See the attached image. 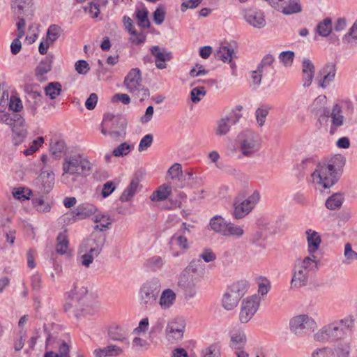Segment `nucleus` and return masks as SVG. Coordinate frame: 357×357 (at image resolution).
Listing matches in <instances>:
<instances>
[{"mask_svg": "<svg viewBox=\"0 0 357 357\" xmlns=\"http://www.w3.org/2000/svg\"><path fill=\"white\" fill-rule=\"evenodd\" d=\"M108 335L111 340L114 341L125 342L127 340V330L120 326L114 325L109 327Z\"/></svg>", "mask_w": 357, "mask_h": 357, "instance_id": "nucleus-31", "label": "nucleus"}, {"mask_svg": "<svg viewBox=\"0 0 357 357\" xmlns=\"http://www.w3.org/2000/svg\"><path fill=\"white\" fill-rule=\"evenodd\" d=\"M22 103L19 98L11 96L9 101V109L14 112H20L22 109Z\"/></svg>", "mask_w": 357, "mask_h": 357, "instance_id": "nucleus-61", "label": "nucleus"}, {"mask_svg": "<svg viewBox=\"0 0 357 357\" xmlns=\"http://www.w3.org/2000/svg\"><path fill=\"white\" fill-rule=\"evenodd\" d=\"M261 142L255 132L251 130L243 131L238 137V150L246 158L254 157L259 151Z\"/></svg>", "mask_w": 357, "mask_h": 357, "instance_id": "nucleus-6", "label": "nucleus"}, {"mask_svg": "<svg viewBox=\"0 0 357 357\" xmlns=\"http://www.w3.org/2000/svg\"><path fill=\"white\" fill-rule=\"evenodd\" d=\"M196 262L195 261H191L190 265L184 270V271L180 275L178 279V286L182 289L185 287H190L195 286L196 279L194 278L192 273H194Z\"/></svg>", "mask_w": 357, "mask_h": 357, "instance_id": "nucleus-23", "label": "nucleus"}, {"mask_svg": "<svg viewBox=\"0 0 357 357\" xmlns=\"http://www.w3.org/2000/svg\"><path fill=\"white\" fill-rule=\"evenodd\" d=\"M319 121H325L326 123V129L331 135H333L344 123V116L342 115V107L338 104H335L332 109L331 112L325 111L324 115L319 117Z\"/></svg>", "mask_w": 357, "mask_h": 357, "instance_id": "nucleus-10", "label": "nucleus"}, {"mask_svg": "<svg viewBox=\"0 0 357 357\" xmlns=\"http://www.w3.org/2000/svg\"><path fill=\"white\" fill-rule=\"evenodd\" d=\"M176 294L175 291L171 289H165L163 290L159 298L158 304L161 309L168 310L171 308L175 303Z\"/></svg>", "mask_w": 357, "mask_h": 357, "instance_id": "nucleus-27", "label": "nucleus"}, {"mask_svg": "<svg viewBox=\"0 0 357 357\" xmlns=\"http://www.w3.org/2000/svg\"><path fill=\"white\" fill-rule=\"evenodd\" d=\"M123 353V349L116 346L110 344L103 348L95 349L93 354L96 357H113L118 356Z\"/></svg>", "mask_w": 357, "mask_h": 357, "instance_id": "nucleus-29", "label": "nucleus"}, {"mask_svg": "<svg viewBox=\"0 0 357 357\" xmlns=\"http://www.w3.org/2000/svg\"><path fill=\"white\" fill-rule=\"evenodd\" d=\"M106 240V236L103 233L93 231L90 236L82 242V245L98 249V252L102 251Z\"/></svg>", "mask_w": 357, "mask_h": 357, "instance_id": "nucleus-25", "label": "nucleus"}, {"mask_svg": "<svg viewBox=\"0 0 357 357\" xmlns=\"http://www.w3.org/2000/svg\"><path fill=\"white\" fill-rule=\"evenodd\" d=\"M268 112L269 108L266 107H261L256 110V119L259 126H262L264 124Z\"/></svg>", "mask_w": 357, "mask_h": 357, "instance_id": "nucleus-52", "label": "nucleus"}, {"mask_svg": "<svg viewBox=\"0 0 357 357\" xmlns=\"http://www.w3.org/2000/svg\"><path fill=\"white\" fill-rule=\"evenodd\" d=\"M317 31L321 36L327 37L332 31V20L327 17L320 22L317 26Z\"/></svg>", "mask_w": 357, "mask_h": 357, "instance_id": "nucleus-41", "label": "nucleus"}, {"mask_svg": "<svg viewBox=\"0 0 357 357\" xmlns=\"http://www.w3.org/2000/svg\"><path fill=\"white\" fill-rule=\"evenodd\" d=\"M16 122L12 127L13 141L15 145L20 144L27 135L24 119L19 114H15Z\"/></svg>", "mask_w": 357, "mask_h": 357, "instance_id": "nucleus-18", "label": "nucleus"}, {"mask_svg": "<svg viewBox=\"0 0 357 357\" xmlns=\"http://www.w3.org/2000/svg\"><path fill=\"white\" fill-rule=\"evenodd\" d=\"M308 246V252L312 257L314 253L319 249L321 243V239L319 234L312 229H308L305 231Z\"/></svg>", "mask_w": 357, "mask_h": 357, "instance_id": "nucleus-28", "label": "nucleus"}, {"mask_svg": "<svg viewBox=\"0 0 357 357\" xmlns=\"http://www.w3.org/2000/svg\"><path fill=\"white\" fill-rule=\"evenodd\" d=\"M318 270V261L314 255L298 258L295 261L291 287L298 289L307 285L310 272Z\"/></svg>", "mask_w": 357, "mask_h": 357, "instance_id": "nucleus-4", "label": "nucleus"}, {"mask_svg": "<svg viewBox=\"0 0 357 357\" xmlns=\"http://www.w3.org/2000/svg\"><path fill=\"white\" fill-rule=\"evenodd\" d=\"M351 342L346 339L335 342L331 347L333 357H351Z\"/></svg>", "mask_w": 357, "mask_h": 357, "instance_id": "nucleus-24", "label": "nucleus"}, {"mask_svg": "<svg viewBox=\"0 0 357 357\" xmlns=\"http://www.w3.org/2000/svg\"><path fill=\"white\" fill-rule=\"evenodd\" d=\"M260 195L258 191H255L248 199L242 202L234 204V216L236 219H241L248 215L255 206L258 203Z\"/></svg>", "mask_w": 357, "mask_h": 357, "instance_id": "nucleus-12", "label": "nucleus"}, {"mask_svg": "<svg viewBox=\"0 0 357 357\" xmlns=\"http://www.w3.org/2000/svg\"><path fill=\"white\" fill-rule=\"evenodd\" d=\"M199 257L205 262H211L216 259V255L211 249H205L200 255Z\"/></svg>", "mask_w": 357, "mask_h": 357, "instance_id": "nucleus-63", "label": "nucleus"}, {"mask_svg": "<svg viewBox=\"0 0 357 357\" xmlns=\"http://www.w3.org/2000/svg\"><path fill=\"white\" fill-rule=\"evenodd\" d=\"M115 124L118 126V130H112L109 132V135L114 140L123 137L126 135V121L121 119H116Z\"/></svg>", "mask_w": 357, "mask_h": 357, "instance_id": "nucleus-42", "label": "nucleus"}, {"mask_svg": "<svg viewBox=\"0 0 357 357\" xmlns=\"http://www.w3.org/2000/svg\"><path fill=\"white\" fill-rule=\"evenodd\" d=\"M241 115L237 113H231L229 115L221 118L217 122V126L215 130V135L222 136L227 135L231 125L236 123L241 119Z\"/></svg>", "mask_w": 357, "mask_h": 357, "instance_id": "nucleus-15", "label": "nucleus"}, {"mask_svg": "<svg viewBox=\"0 0 357 357\" xmlns=\"http://www.w3.org/2000/svg\"><path fill=\"white\" fill-rule=\"evenodd\" d=\"M335 72V66L333 63H328L323 67L317 77L319 86L324 89L328 86L334 80Z\"/></svg>", "mask_w": 357, "mask_h": 357, "instance_id": "nucleus-19", "label": "nucleus"}, {"mask_svg": "<svg viewBox=\"0 0 357 357\" xmlns=\"http://www.w3.org/2000/svg\"><path fill=\"white\" fill-rule=\"evenodd\" d=\"M165 8L160 5L153 13V20L156 24H161L165 20Z\"/></svg>", "mask_w": 357, "mask_h": 357, "instance_id": "nucleus-56", "label": "nucleus"}, {"mask_svg": "<svg viewBox=\"0 0 357 357\" xmlns=\"http://www.w3.org/2000/svg\"><path fill=\"white\" fill-rule=\"evenodd\" d=\"M162 264V259L160 257H153L147 260L148 266L154 271L160 268Z\"/></svg>", "mask_w": 357, "mask_h": 357, "instance_id": "nucleus-62", "label": "nucleus"}, {"mask_svg": "<svg viewBox=\"0 0 357 357\" xmlns=\"http://www.w3.org/2000/svg\"><path fill=\"white\" fill-rule=\"evenodd\" d=\"M231 342L233 347L240 349L246 342L245 332L239 328H234L230 332Z\"/></svg>", "mask_w": 357, "mask_h": 357, "instance_id": "nucleus-34", "label": "nucleus"}, {"mask_svg": "<svg viewBox=\"0 0 357 357\" xmlns=\"http://www.w3.org/2000/svg\"><path fill=\"white\" fill-rule=\"evenodd\" d=\"M234 54L233 49H230L226 46L220 47L215 53V58L223 62H231L232 56Z\"/></svg>", "mask_w": 357, "mask_h": 357, "instance_id": "nucleus-37", "label": "nucleus"}, {"mask_svg": "<svg viewBox=\"0 0 357 357\" xmlns=\"http://www.w3.org/2000/svg\"><path fill=\"white\" fill-rule=\"evenodd\" d=\"M228 221L220 215H215L209 222V226L213 231L223 236L227 229Z\"/></svg>", "mask_w": 357, "mask_h": 357, "instance_id": "nucleus-30", "label": "nucleus"}, {"mask_svg": "<svg viewBox=\"0 0 357 357\" xmlns=\"http://www.w3.org/2000/svg\"><path fill=\"white\" fill-rule=\"evenodd\" d=\"M31 194V191L29 190L27 194L24 193V188H14L13 190V195L15 198L20 200L29 199V196Z\"/></svg>", "mask_w": 357, "mask_h": 357, "instance_id": "nucleus-59", "label": "nucleus"}, {"mask_svg": "<svg viewBox=\"0 0 357 357\" xmlns=\"http://www.w3.org/2000/svg\"><path fill=\"white\" fill-rule=\"evenodd\" d=\"M275 59L273 55L268 54L264 56L261 63L258 66V71L259 73H263V68L266 66H270L272 65Z\"/></svg>", "mask_w": 357, "mask_h": 357, "instance_id": "nucleus-60", "label": "nucleus"}, {"mask_svg": "<svg viewBox=\"0 0 357 357\" xmlns=\"http://www.w3.org/2000/svg\"><path fill=\"white\" fill-rule=\"evenodd\" d=\"M66 150V145L63 140L57 139L50 144V151L51 153L58 159L61 158V153Z\"/></svg>", "mask_w": 357, "mask_h": 357, "instance_id": "nucleus-38", "label": "nucleus"}, {"mask_svg": "<svg viewBox=\"0 0 357 357\" xmlns=\"http://www.w3.org/2000/svg\"><path fill=\"white\" fill-rule=\"evenodd\" d=\"M32 5V0H11V8L19 16L28 11Z\"/></svg>", "mask_w": 357, "mask_h": 357, "instance_id": "nucleus-33", "label": "nucleus"}, {"mask_svg": "<svg viewBox=\"0 0 357 357\" xmlns=\"http://www.w3.org/2000/svg\"><path fill=\"white\" fill-rule=\"evenodd\" d=\"M139 187V180L137 178H134L131 180L129 185L124 190L123 193L119 197L121 202H126L132 199L136 194Z\"/></svg>", "mask_w": 357, "mask_h": 357, "instance_id": "nucleus-32", "label": "nucleus"}, {"mask_svg": "<svg viewBox=\"0 0 357 357\" xmlns=\"http://www.w3.org/2000/svg\"><path fill=\"white\" fill-rule=\"evenodd\" d=\"M167 175L172 179H180L183 175V169L181 165L179 163H174L167 171Z\"/></svg>", "mask_w": 357, "mask_h": 357, "instance_id": "nucleus-48", "label": "nucleus"}, {"mask_svg": "<svg viewBox=\"0 0 357 357\" xmlns=\"http://www.w3.org/2000/svg\"><path fill=\"white\" fill-rule=\"evenodd\" d=\"M244 234V230L241 226L236 225L234 223L228 222L227 229L223 236L225 237H237L240 238Z\"/></svg>", "mask_w": 357, "mask_h": 357, "instance_id": "nucleus-39", "label": "nucleus"}, {"mask_svg": "<svg viewBox=\"0 0 357 357\" xmlns=\"http://www.w3.org/2000/svg\"><path fill=\"white\" fill-rule=\"evenodd\" d=\"M63 309L69 316L79 320L95 314L99 310V303L89 294L87 287L77 284L68 294Z\"/></svg>", "mask_w": 357, "mask_h": 357, "instance_id": "nucleus-1", "label": "nucleus"}, {"mask_svg": "<svg viewBox=\"0 0 357 357\" xmlns=\"http://www.w3.org/2000/svg\"><path fill=\"white\" fill-rule=\"evenodd\" d=\"M136 17L138 20V25L142 28H149L150 26V22L148 18V11L146 8L137 10Z\"/></svg>", "mask_w": 357, "mask_h": 357, "instance_id": "nucleus-46", "label": "nucleus"}, {"mask_svg": "<svg viewBox=\"0 0 357 357\" xmlns=\"http://www.w3.org/2000/svg\"><path fill=\"white\" fill-rule=\"evenodd\" d=\"M44 143L43 137H38L32 142L31 145L23 151L25 155H31L35 153Z\"/></svg>", "mask_w": 357, "mask_h": 357, "instance_id": "nucleus-50", "label": "nucleus"}, {"mask_svg": "<svg viewBox=\"0 0 357 357\" xmlns=\"http://www.w3.org/2000/svg\"><path fill=\"white\" fill-rule=\"evenodd\" d=\"M316 328L315 320L307 314L296 315L289 320V329L292 333L297 335L314 331Z\"/></svg>", "mask_w": 357, "mask_h": 357, "instance_id": "nucleus-9", "label": "nucleus"}, {"mask_svg": "<svg viewBox=\"0 0 357 357\" xmlns=\"http://www.w3.org/2000/svg\"><path fill=\"white\" fill-rule=\"evenodd\" d=\"M36 185L41 193H49L54 185V174L53 172L42 171L36 180Z\"/></svg>", "mask_w": 357, "mask_h": 357, "instance_id": "nucleus-17", "label": "nucleus"}, {"mask_svg": "<svg viewBox=\"0 0 357 357\" xmlns=\"http://www.w3.org/2000/svg\"><path fill=\"white\" fill-rule=\"evenodd\" d=\"M62 31L63 30L61 26L56 24H52L47 29L46 39L49 43L53 44V43L60 37Z\"/></svg>", "mask_w": 357, "mask_h": 357, "instance_id": "nucleus-45", "label": "nucleus"}, {"mask_svg": "<svg viewBox=\"0 0 357 357\" xmlns=\"http://www.w3.org/2000/svg\"><path fill=\"white\" fill-rule=\"evenodd\" d=\"M248 287V282L243 280L234 282L229 286L222 298L223 307L227 310H231L236 307L246 293Z\"/></svg>", "mask_w": 357, "mask_h": 357, "instance_id": "nucleus-8", "label": "nucleus"}, {"mask_svg": "<svg viewBox=\"0 0 357 357\" xmlns=\"http://www.w3.org/2000/svg\"><path fill=\"white\" fill-rule=\"evenodd\" d=\"M79 250V252L82 253L80 256L81 264L85 267H89L93 263L94 259L100 254L98 249L87 248V246L82 244L80 245Z\"/></svg>", "mask_w": 357, "mask_h": 357, "instance_id": "nucleus-26", "label": "nucleus"}, {"mask_svg": "<svg viewBox=\"0 0 357 357\" xmlns=\"http://www.w3.org/2000/svg\"><path fill=\"white\" fill-rule=\"evenodd\" d=\"M344 255L348 263L357 259V252L352 250L351 245L349 243L344 246Z\"/></svg>", "mask_w": 357, "mask_h": 357, "instance_id": "nucleus-57", "label": "nucleus"}, {"mask_svg": "<svg viewBox=\"0 0 357 357\" xmlns=\"http://www.w3.org/2000/svg\"><path fill=\"white\" fill-rule=\"evenodd\" d=\"M75 69L78 74L86 75L90 70V66L85 60H78L75 63Z\"/></svg>", "mask_w": 357, "mask_h": 357, "instance_id": "nucleus-53", "label": "nucleus"}, {"mask_svg": "<svg viewBox=\"0 0 357 357\" xmlns=\"http://www.w3.org/2000/svg\"><path fill=\"white\" fill-rule=\"evenodd\" d=\"M275 8L285 15H290L302 12L301 0H277Z\"/></svg>", "mask_w": 357, "mask_h": 357, "instance_id": "nucleus-14", "label": "nucleus"}, {"mask_svg": "<svg viewBox=\"0 0 357 357\" xmlns=\"http://www.w3.org/2000/svg\"><path fill=\"white\" fill-rule=\"evenodd\" d=\"M153 142V135L151 134H148L145 135L140 141L138 150L139 151H143L146 150L149 147L151 146Z\"/></svg>", "mask_w": 357, "mask_h": 357, "instance_id": "nucleus-58", "label": "nucleus"}, {"mask_svg": "<svg viewBox=\"0 0 357 357\" xmlns=\"http://www.w3.org/2000/svg\"><path fill=\"white\" fill-rule=\"evenodd\" d=\"M343 197L336 193L328 197L326 202V206L330 210H336L340 208L343 202Z\"/></svg>", "mask_w": 357, "mask_h": 357, "instance_id": "nucleus-43", "label": "nucleus"}, {"mask_svg": "<svg viewBox=\"0 0 357 357\" xmlns=\"http://www.w3.org/2000/svg\"><path fill=\"white\" fill-rule=\"evenodd\" d=\"M97 208L93 204L89 203H83L79 204L73 211L69 214L74 221L77 220H82L87 218L94 214Z\"/></svg>", "mask_w": 357, "mask_h": 357, "instance_id": "nucleus-22", "label": "nucleus"}, {"mask_svg": "<svg viewBox=\"0 0 357 357\" xmlns=\"http://www.w3.org/2000/svg\"><path fill=\"white\" fill-rule=\"evenodd\" d=\"M243 14L246 22L254 28L261 29L266 26L265 17L261 12L245 9L243 10Z\"/></svg>", "mask_w": 357, "mask_h": 357, "instance_id": "nucleus-20", "label": "nucleus"}, {"mask_svg": "<svg viewBox=\"0 0 357 357\" xmlns=\"http://www.w3.org/2000/svg\"><path fill=\"white\" fill-rule=\"evenodd\" d=\"M260 303V298L257 296L247 297L243 300L239 312V321L248 323L257 312Z\"/></svg>", "mask_w": 357, "mask_h": 357, "instance_id": "nucleus-11", "label": "nucleus"}, {"mask_svg": "<svg viewBox=\"0 0 357 357\" xmlns=\"http://www.w3.org/2000/svg\"><path fill=\"white\" fill-rule=\"evenodd\" d=\"M172 240L176 241L177 245L182 250H188L189 248L188 239L182 234H175L172 236Z\"/></svg>", "mask_w": 357, "mask_h": 357, "instance_id": "nucleus-54", "label": "nucleus"}, {"mask_svg": "<svg viewBox=\"0 0 357 357\" xmlns=\"http://www.w3.org/2000/svg\"><path fill=\"white\" fill-rule=\"evenodd\" d=\"M311 357H333L331 353V347H324L314 349Z\"/></svg>", "mask_w": 357, "mask_h": 357, "instance_id": "nucleus-55", "label": "nucleus"}, {"mask_svg": "<svg viewBox=\"0 0 357 357\" xmlns=\"http://www.w3.org/2000/svg\"><path fill=\"white\" fill-rule=\"evenodd\" d=\"M170 193L171 188L168 185L164 184L153 192L150 198L152 201H162L166 199Z\"/></svg>", "mask_w": 357, "mask_h": 357, "instance_id": "nucleus-36", "label": "nucleus"}, {"mask_svg": "<svg viewBox=\"0 0 357 357\" xmlns=\"http://www.w3.org/2000/svg\"><path fill=\"white\" fill-rule=\"evenodd\" d=\"M124 85L128 91L136 98H139L140 101H143L149 96V89L142 84L141 71L137 68L130 70L125 77Z\"/></svg>", "mask_w": 357, "mask_h": 357, "instance_id": "nucleus-7", "label": "nucleus"}, {"mask_svg": "<svg viewBox=\"0 0 357 357\" xmlns=\"http://www.w3.org/2000/svg\"><path fill=\"white\" fill-rule=\"evenodd\" d=\"M92 169L93 165L87 157L81 154L66 155L62 162L61 182L68 187H72L79 178L88 176Z\"/></svg>", "mask_w": 357, "mask_h": 357, "instance_id": "nucleus-2", "label": "nucleus"}, {"mask_svg": "<svg viewBox=\"0 0 357 357\" xmlns=\"http://www.w3.org/2000/svg\"><path fill=\"white\" fill-rule=\"evenodd\" d=\"M204 357H220V354L217 347L212 345L203 351Z\"/></svg>", "mask_w": 357, "mask_h": 357, "instance_id": "nucleus-64", "label": "nucleus"}, {"mask_svg": "<svg viewBox=\"0 0 357 357\" xmlns=\"http://www.w3.org/2000/svg\"><path fill=\"white\" fill-rule=\"evenodd\" d=\"M32 204L33 208L39 213L50 212L52 208L51 204L42 197L33 198L32 199Z\"/></svg>", "mask_w": 357, "mask_h": 357, "instance_id": "nucleus-40", "label": "nucleus"}, {"mask_svg": "<svg viewBox=\"0 0 357 357\" xmlns=\"http://www.w3.org/2000/svg\"><path fill=\"white\" fill-rule=\"evenodd\" d=\"M132 149H133V146H130L128 143L123 142L113 150L112 155L115 157L126 156L130 153Z\"/></svg>", "mask_w": 357, "mask_h": 357, "instance_id": "nucleus-47", "label": "nucleus"}, {"mask_svg": "<svg viewBox=\"0 0 357 357\" xmlns=\"http://www.w3.org/2000/svg\"><path fill=\"white\" fill-rule=\"evenodd\" d=\"M294 52L292 51H284L279 55V59L285 66H291L293 63Z\"/></svg>", "mask_w": 357, "mask_h": 357, "instance_id": "nucleus-51", "label": "nucleus"}, {"mask_svg": "<svg viewBox=\"0 0 357 357\" xmlns=\"http://www.w3.org/2000/svg\"><path fill=\"white\" fill-rule=\"evenodd\" d=\"M206 91L204 86H198L192 89L190 93V98L192 102L197 103L206 95Z\"/></svg>", "mask_w": 357, "mask_h": 357, "instance_id": "nucleus-49", "label": "nucleus"}, {"mask_svg": "<svg viewBox=\"0 0 357 357\" xmlns=\"http://www.w3.org/2000/svg\"><path fill=\"white\" fill-rule=\"evenodd\" d=\"M61 91V84L59 82H50L45 88V95L50 99H55Z\"/></svg>", "mask_w": 357, "mask_h": 357, "instance_id": "nucleus-44", "label": "nucleus"}, {"mask_svg": "<svg viewBox=\"0 0 357 357\" xmlns=\"http://www.w3.org/2000/svg\"><path fill=\"white\" fill-rule=\"evenodd\" d=\"M185 326V321L181 318H176L169 321L165 330L167 340L172 343L181 340L183 336Z\"/></svg>", "mask_w": 357, "mask_h": 357, "instance_id": "nucleus-13", "label": "nucleus"}, {"mask_svg": "<svg viewBox=\"0 0 357 357\" xmlns=\"http://www.w3.org/2000/svg\"><path fill=\"white\" fill-rule=\"evenodd\" d=\"M151 54L155 58V66L160 70L167 68V61L172 59V55L170 52L167 51L166 49L160 47L158 45L153 46L150 49Z\"/></svg>", "mask_w": 357, "mask_h": 357, "instance_id": "nucleus-16", "label": "nucleus"}, {"mask_svg": "<svg viewBox=\"0 0 357 357\" xmlns=\"http://www.w3.org/2000/svg\"><path fill=\"white\" fill-rule=\"evenodd\" d=\"M139 294L142 301L146 304L155 301L158 294L157 282H146L142 287Z\"/></svg>", "mask_w": 357, "mask_h": 357, "instance_id": "nucleus-21", "label": "nucleus"}, {"mask_svg": "<svg viewBox=\"0 0 357 357\" xmlns=\"http://www.w3.org/2000/svg\"><path fill=\"white\" fill-rule=\"evenodd\" d=\"M354 319L347 316L324 325L313 335L314 341L320 343L337 342L344 339L354 328Z\"/></svg>", "mask_w": 357, "mask_h": 357, "instance_id": "nucleus-3", "label": "nucleus"}, {"mask_svg": "<svg viewBox=\"0 0 357 357\" xmlns=\"http://www.w3.org/2000/svg\"><path fill=\"white\" fill-rule=\"evenodd\" d=\"M311 176L314 184L324 189L330 188L337 181L334 161L319 162Z\"/></svg>", "mask_w": 357, "mask_h": 357, "instance_id": "nucleus-5", "label": "nucleus"}, {"mask_svg": "<svg viewBox=\"0 0 357 357\" xmlns=\"http://www.w3.org/2000/svg\"><path fill=\"white\" fill-rule=\"evenodd\" d=\"M56 241V252L60 255H63L66 253L69 244L66 229L59 234V235L57 236Z\"/></svg>", "mask_w": 357, "mask_h": 357, "instance_id": "nucleus-35", "label": "nucleus"}]
</instances>
